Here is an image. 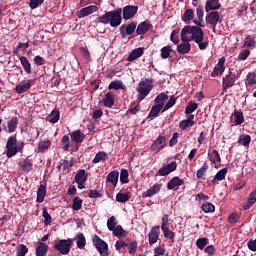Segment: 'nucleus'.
Returning a JSON list of instances; mask_svg holds the SVG:
<instances>
[{
    "instance_id": "obj_14",
    "label": "nucleus",
    "mask_w": 256,
    "mask_h": 256,
    "mask_svg": "<svg viewBox=\"0 0 256 256\" xmlns=\"http://www.w3.org/2000/svg\"><path fill=\"white\" fill-rule=\"evenodd\" d=\"M99 11V7L95 5H90L85 8H82L78 13L79 19H83V17H89V15H93V13H97Z\"/></svg>"
},
{
    "instance_id": "obj_8",
    "label": "nucleus",
    "mask_w": 256,
    "mask_h": 256,
    "mask_svg": "<svg viewBox=\"0 0 256 256\" xmlns=\"http://www.w3.org/2000/svg\"><path fill=\"white\" fill-rule=\"evenodd\" d=\"M220 19H221V16L219 15L218 11H212L206 15V23L212 26L213 33H215L216 31L217 23H219Z\"/></svg>"
},
{
    "instance_id": "obj_6",
    "label": "nucleus",
    "mask_w": 256,
    "mask_h": 256,
    "mask_svg": "<svg viewBox=\"0 0 256 256\" xmlns=\"http://www.w3.org/2000/svg\"><path fill=\"white\" fill-rule=\"evenodd\" d=\"M73 245V239L58 240L54 244V249L59 251L61 255H68Z\"/></svg>"
},
{
    "instance_id": "obj_7",
    "label": "nucleus",
    "mask_w": 256,
    "mask_h": 256,
    "mask_svg": "<svg viewBox=\"0 0 256 256\" xmlns=\"http://www.w3.org/2000/svg\"><path fill=\"white\" fill-rule=\"evenodd\" d=\"M92 243L101 256L109 255V253H108L109 245H107V242H105L103 239H101V237L94 235L92 237Z\"/></svg>"
},
{
    "instance_id": "obj_46",
    "label": "nucleus",
    "mask_w": 256,
    "mask_h": 256,
    "mask_svg": "<svg viewBox=\"0 0 256 256\" xmlns=\"http://www.w3.org/2000/svg\"><path fill=\"white\" fill-rule=\"evenodd\" d=\"M107 159V153L105 152H98L94 159L92 160V163H101V161H106Z\"/></svg>"
},
{
    "instance_id": "obj_52",
    "label": "nucleus",
    "mask_w": 256,
    "mask_h": 256,
    "mask_svg": "<svg viewBox=\"0 0 256 256\" xmlns=\"http://www.w3.org/2000/svg\"><path fill=\"white\" fill-rule=\"evenodd\" d=\"M210 161L212 163H221V156L217 150H213L210 155Z\"/></svg>"
},
{
    "instance_id": "obj_15",
    "label": "nucleus",
    "mask_w": 256,
    "mask_h": 256,
    "mask_svg": "<svg viewBox=\"0 0 256 256\" xmlns=\"http://www.w3.org/2000/svg\"><path fill=\"white\" fill-rule=\"evenodd\" d=\"M159 235H161V230L159 226H154L150 230L148 237H149V244L150 245H155L157 241H159Z\"/></svg>"
},
{
    "instance_id": "obj_60",
    "label": "nucleus",
    "mask_w": 256,
    "mask_h": 256,
    "mask_svg": "<svg viewBox=\"0 0 256 256\" xmlns=\"http://www.w3.org/2000/svg\"><path fill=\"white\" fill-rule=\"evenodd\" d=\"M207 238H199L197 241H196V246L198 247V249H205L206 245H207Z\"/></svg>"
},
{
    "instance_id": "obj_40",
    "label": "nucleus",
    "mask_w": 256,
    "mask_h": 256,
    "mask_svg": "<svg viewBox=\"0 0 256 256\" xmlns=\"http://www.w3.org/2000/svg\"><path fill=\"white\" fill-rule=\"evenodd\" d=\"M194 16L195 12L193 11V9H187L182 16V21L187 23L188 21H191V19H193Z\"/></svg>"
},
{
    "instance_id": "obj_27",
    "label": "nucleus",
    "mask_w": 256,
    "mask_h": 256,
    "mask_svg": "<svg viewBox=\"0 0 256 256\" xmlns=\"http://www.w3.org/2000/svg\"><path fill=\"white\" fill-rule=\"evenodd\" d=\"M106 181L108 183H111L113 185V187H117V183L119 181V172L117 171H111L108 176Z\"/></svg>"
},
{
    "instance_id": "obj_13",
    "label": "nucleus",
    "mask_w": 256,
    "mask_h": 256,
    "mask_svg": "<svg viewBox=\"0 0 256 256\" xmlns=\"http://www.w3.org/2000/svg\"><path fill=\"white\" fill-rule=\"evenodd\" d=\"M223 73H225V57H221L218 60V63L212 72V77H214V75H216V77H221Z\"/></svg>"
},
{
    "instance_id": "obj_1",
    "label": "nucleus",
    "mask_w": 256,
    "mask_h": 256,
    "mask_svg": "<svg viewBox=\"0 0 256 256\" xmlns=\"http://www.w3.org/2000/svg\"><path fill=\"white\" fill-rule=\"evenodd\" d=\"M181 41L177 46L180 55H187L191 51V41L198 45L200 51H205L209 47V38L205 37L203 29L197 26L186 25L180 33Z\"/></svg>"
},
{
    "instance_id": "obj_45",
    "label": "nucleus",
    "mask_w": 256,
    "mask_h": 256,
    "mask_svg": "<svg viewBox=\"0 0 256 256\" xmlns=\"http://www.w3.org/2000/svg\"><path fill=\"white\" fill-rule=\"evenodd\" d=\"M256 41L251 35H248L244 38L243 47H255Z\"/></svg>"
},
{
    "instance_id": "obj_64",
    "label": "nucleus",
    "mask_w": 256,
    "mask_h": 256,
    "mask_svg": "<svg viewBox=\"0 0 256 256\" xmlns=\"http://www.w3.org/2000/svg\"><path fill=\"white\" fill-rule=\"evenodd\" d=\"M115 247L117 251H121V249H125V247H128V244L123 240H119L116 242Z\"/></svg>"
},
{
    "instance_id": "obj_21",
    "label": "nucleus",
    "mask_w": 256,
    "mask_h": 256,
    "mask_svg": "<svg viewBox=\"0 0 256 256\" xmlns=\"http://www.w3.org/2000/svg\"><path fill=\"white\" fill-rule=\"evenodd\" d=\"M47 251H49V245L45 242H38L36 256H47Z\"/></svg>"
},
{
    "instance_id": "obj_10",
    "label": "nucleus",
    "mask_w": 256,
    "mask_h": 256,
    "mask_svg": "<svg viewBox=\"0 0 256 256\" xmlns=\"http://www.w3.org/2000/svg\"><path fill=\"white\" fill-rule=\"evenodd\" d=\"M87 177L88 175L85 169H82L77 172V174L75 175V181L78 185V189H85V183L87 182Z\"/></svg>"
},
{
    "instance_id": "obj_32",
    "label": "nucleus",
    "mask_w": 256,
    "mask_h": 256,
    "mask_svg": "<svg viewBox=\"0 0 256 256\" xmlns=\"http://www.w3.org/2000/svg\"><path fill=\"white\" fill-rule=\"evenodd\" d=\"M129 199H131V194H129V192H119L116 195V201L118 203H127Z\"/></svg>"
},
{
    "instance_id": "obj_51",
    "label": "nucleus",
    "mask_w": 256,
    "mask_h": 256,
    "mask_svg": "<svg viewBox=\"0 0 256 256\" xmlns=\"http://www.w3.org/2000/svg\"><path fill=\"white\" fill-rule=\"evenodd\" d=\"M121 183H129V171L127 169H122L120 172Z\"/></svg>"
},
{
    "instance_id": "obj_56",
    "label": "nucleus",
    "mask_w": 256,
    "mask_h": 256,
    "mask_svg": "<svg viewBox=\"0 0 256 256\" xmlns=\"http://www.w3.org/2000/svg\"><path fill=\"white\" fill-rule=\"evenodd\" d=\"M207 169H209V166H207V164H204L200 169H198L196 173L197 179H202L203 175L207 173Z\"/></svg>"
},
{
    "instance_id": "obj_41",
    "label": "nucleus",
    "mask_w": 256,
    "mask_h": 256,
    "mask_svg": "<svg viewBox=\"0 0 256 256\" xmlns=\"http://www.w3.org/2000/svg\"><path fill=\"white\" fill-rule=\"evenodd\" d=\"M226 175H227V168H223L219 170L214 177L213 183H215V181H223Z\"/></svg>"
},
{
    "instance_id": "obj_30",
    "label": "nucleus",
    "mask_w": 256,
    "mask_h": 256,
    "mask_svg": "<svg viewBox=\"0 0 256 256\" xmlns=\"http://www.w3.org/2000/svg\"><path fill=\"white\" fill-rule=\"evenodd\" d=\"M256 203V190H254L248 197L246 204L244 205V211L251 209L253 205Z\"/></svg>"
},
{
    "instance_id": "obj_11",
    "label": "nucleus",
    "mask_w": 256,
    "mask_h": 256,
    "mask_svg": "<svg viewBox=\"0 0 256 256\" xmlns=\"http://www.w3.org/2000/svg\"><path fill=\"white\" fill-rule=\"evenodd\" d=\"M139 7L137 6H125L123 8V19H125V21H129V19H132V17H135V15H137V11H138Z\"/></svg>"
},
{
    "instance_id": "obj_34",
    "label": "nucleus",
    "mask_w": 256,
    "mask_h": 256,
    "mask_svg": "<svg viewBox=\"0 0 256 256\" xmlns=\"http://www.w3.org/2000/svg\"><path fill=\"white\" fill-rule=\"evenodd\" d=\"M234 85H235V78H233L229 75H226L223 78V88L224 89H229V87H233Z\"/></svg>"
},
{
    "instance_id": "obj_23",
    "label": "nucleus",
    "mask_w": 256,
    "mask_h": 256,
    "mask_svg": "<svg viewBox=\"0 0 256 256\" xmlns=\"http://www.w3.org/2000/svg\"><path fill=\"white\" fill-rule=\"evenodd\" d=\"M70 137L74 143H83V141H85V134L81 132V130L73 131Z\"/></svg>"
},
{
    "instance_id": "obj_9",
    "label": "nucleus",
    "mask_w": 256,
    "mask_h": 256,
    "mask_svg": "<svg viewBox=\"0 0 256 256\" xmlns=\"http://www.w3.org/2000/svg\"><path fill=\"white\" fill-rule=\"evenodd\" d=\"M177 169V162L172 161L169 164L164 165L158 170V175L160 177H167V175L173 173Z\"/></svg>"
},
{
    "instance_id": "obj_4",
    "label": "nucleus",
    "mask_w": 256,
    "mask_h": 256,
    "mask_svg": "<svg viewBox=\"0 0 256 256\" xmlns=\"http://www.w3.org/2000/svg\"><path fill=\"white\" fill-rule=\"evenodd\" d=\"M167 100H168V102H167ZM155 103H156V105H158V107H162V113H165V111H169V109H171V107H173L175 105V103H177V99H175V97H173V96H171L169 98V96H167V94L160 93L158 96H156Z\"/></svg>"
},
{
    "instance_id": "obj_43",
    "label": "nucleus",
    "mask_w": 256,
    "mask_h": 256,
    "mask_svg": "<svg viewBox=\"0 0 256 256\" xmlns=\"http://www.w3.org/2000/svg\"><path fill=\"white\" fill-rule=\"evenodd\" d=\"M170 227H171V223H169V216L168 215H164L162 217V223H161V230H162V232L169 230Z\"/></svg>"
},
{
    "instance_id": "obj_5",
    "label": "nucleus",
    "mask_w": 256,
    "mask_h": 256,
    "mask_svg": "<svg viewBox=\"0 0 256 256\" xmlns=\"http://www.w3.org/2000/svg\"><path fill=\"white\" fill-rule=\"evenodd\" d=\"M153 89V80L146 78L139 82L138 87L136 88L138 93V99L140 101H143L145 97L151 93V90Z\"/></svg>"
},
{
    "instance_id": "obj_35",
    "label": "nucleus",
    "mask_w": 256,
    "mask_h": 256,
    "mask_svg": "<svg viewBox=\"0 0 256 256\" xmlns=\"http://www.w3.org/2000/svg\"><path fill=\"white\" fill-rule=\"evenodd\" d=\"M51 147V141L46 140V141H40L38 143V151L39 153H45L49 148Z\"/></svg>"
},
{
    "instance_id": "obj_38",
    "label": "nucleus",
    "mask_w": 256,
    "mask_h": 256,
    "mask_svg": "<svg viewBox=\"0 0 256 256\" xmlns=\"http://www.w3.org/2000/svg\"><path fill=\"white\" fill-rule=\"evenodd\" d=\"M202 211L204 213H215V205H213L211 202H205L202 204Z\"/></svg>"
},
{
    "instance_id": "obj_20",
    "label": "nucleus",
    "mask_w": 256,
    "mask_h": 256,
    "mask_svg": "<svg viewBox=\"0 0 256 256\" xmlns=\"http://www.w3.org/2000/svg\"><path fill=\"white\" fill-rule=\"evenodd\" d=\"M72 241H76L78 249H85V246L87 245V239L83 233H78Z\"/></svg>"
},
{
    "instance_id": "obj_42",
    "label": "nucleus",
    "mask_w": 256,
    "mask_h": 256,
    "mask_svg": "<svg viewBox=\"0 0 256 256\" xmlns=\"http://www.w3.org/2000/svg\"><path fill=\"white\" fill-rule=\"evenodd\" d=\"M197 107H199V105L196 102H189L185 109L186 115H191V113L197 111Z\"/></svg>"
},
{
    "instance_id": "obj_54",
    "label": "nucleus",
    "mask_w": 256,
    "mask_h": 256,
    "mask_svg": "<svg viewBox=\"0 0 256 256\" xmlns=\"http://www.w3.org/2000/svg\"><path fill=\"white\" fill-rule=\"evenodd\" d=\"M42 216L44 217V225H51V214L47 211V208L43 209Z\"/></svg>"
},
{
    "instance_id": "obj_37",
    "label": "nucleus",
    "mask_w": 256,
    "mask_h": 256,
    "mask_svg": "<svg viewBox=\"0 0 256 256\" xmlns=\"http://www.w3.org/2000/svg\"><path fill=\"white\" fill-rule=\"evenodd\" d=\"M171 51H173V48L171 47V45L164 46L161 49V57H162V59H169V57L171 55Z\"/></svg>"
},
{
    "instance_id": "obj_57",
    "label": "nucleus",
    "mask_w": 256,
    "mask_h": 256,
    "mask_svg": "<svg viewBox=\"0 0 256 256\" xmlns=\"http://www.w3.org/2000/svg\"><path fill=\"white\" fill-rule=\"evenodd\" d=\"M239 143H241V145H244V147H247V145H249V143H251V136H249V135L240 136Z\"/></svg>"
},
{
    "instance_id": "obj_50",
    "label": "nucleus",
    "mask_w": 256,
    "mask_h": 256,
    "mask_svg": "<svg viewBox=\"0 0 256 256\" xmlns=\"http://www.w3.org/2000/svg\"><path fill=\"white\" fill-rule=\"evenodd\" d=\"M29 249L27 248V246L21 244L16 248V254L17 256H25L27 255Z\"/></svg>"
},
{
    "instance_id": "obj_59",
    "label": "nucleus",
    "mask_w": 256,
    "mask_h": 256,
    "mask_svg": "<svg viewBox=\"0 0 256 256\" xmlns=\"http://www.w3.org/2000/svg\"><path fill=\"white\" fill-rule=\"evenodd\" d=\"M128 253L130 255H135V253H137V242L133 241L130 244H128Z\"/></svg>"
},
{
    "instance_id": "obj_48",
    "label": "nucleus",
    "mask_w": 256,
    "mask_h": 256,
    "mask_svg": "<svg viewBox=\"0 0 256 256\" xmlns=\"http://www.w3.org/2000/svg\"><path fill=\"white\" fill-rule=\"evenodd\" d=\"M255 83H256L255 73L249 72L247 74V77H246V80H245V85L246 86L255 85Z\"/></svg>"
},
{
    "instance_id": "obj_25",
    "label": "nucleus",
    "mask_w": 256,
    "mask_h": 256,
    "mask_svg": "<svg viewBox=\"0 0 256 256\" xmlns=\"http://www.w3.org/2000/svg\"><path fill=\"white\" fill-rule=\"evenodd\" d=\"M193 119H195V115L190 114L185 120L180 122V128L187 129V127H193V125H195V121H193Z\"/></svg>"
},
{
    "instance_id": "obj_24",
    "label": "nucleus",
    "mask_w": 256,
    "mask_h": 256,
    "mask_svg": "<svg viewBox=\"0 0 256 256\" xmlns=\"http://www.w3.org/2000/svg\"><path fill=\"white\" fill-rule=\"evenodd\" d=\"M196 15L198 18L194 21L195 25H197L196 27H205V25H203V23H201V21H203V15H204L203 6H201V5L197 6Z\"/></svg>"
},
{
    "instance_id": "obj_62",
    "label": "nucleus",
    "mask_w": 256,
    "mask_h": 256,
    "mask_svg": "<svg viewBox=\"0 0 256 256\" xmlns=\"http://www.w3.org/2000/svg\"><path fill=\"white\" fill-rule=\"evenodd\" d=\"M135 29H137V25L135 23H130L126 26V34L133 35L135 33Z\"/></svg>"
},
{
    "instance_id": "obj_58",
    "label": "nucleus",
    "mask_w": 256,
    "mask_h": 256,
    "mask_svg": "<svg viewBox=\"0 0 256 256\" xmlns=\"http://www.w3.org/2000/svg\"><path fill=\"white\" fill-rule=\"evenodd\" d=\"M59 118H60L59 111L54 110L50 114V120L49 121H50V123L55 124V123H57L59 121Z\"/></svg>"
},
{
    "instance_id": "obj_49",
    "label": "nucleus",
    "mask_w": 256,
    "mask_h": 256,
    "mask_svg": "<svg viewBox=\"0 0 256 256\" xmlns=\"http://www.w3.org/2000/svg\"><path fill=\"white\" fill-rule=\"evenodd\" d=\"M62 145L64 151H69V149H71V139L67 135L62 137Z\"/></svg>"
},
{
    "instance_id": "obj_29",
    "label": "nucleus",
    "mask_w": 256,
    "mask_h": 256,
    "mask_svg": "<svg viewBox=\"0 0 256 256\" xmlns=\"http://www.w3.org/2000/svg\"><path fill=\"white\" fill-rule=\"evenodd\" d=\"M47 195V188L45 185H40V187L37 190V202L43 203L45 201V196Z\"/></svg>"
},
{
    "instance_id": "obj_44",
    "label": "nucleus",
    "mask_w": 256,
    "mask_h": 256,
    "mask_svg": "<svg viewBox=\"0 0 256 256\" xmlns=\"http://www.w3.org/2000/svg\"><path fill=\"white\" fill-rule=\"evenodd\" d=\"M83 207V200L79 197L73 199L72 209L73 211H79Z\"/></svg>"
},
{
    "instance_id": "obj_31",
    "label": "nucleus",
    "mask_w": 256,
    "mask_h": 256,
    "mask_svg": "<svg viewBox=\"0 0 256 256\" xmlns=\"http://www.w3.org/2000/svg\"><path fill=\"white\" fill-rule=\"evenodd\" d=\"M143 55V48L134 49L129 56L127 57V61H135V59H139Z\"/></svg>"
},
{
    "instance_id": "obj_63",
    "label": "nucleus",
    "mask_w": 256,
    "mask_h": 256,
    "mask_svg": "<svg viewBox=\"0 0 256 256\" xmlns=\"http://www.w3.org/2000/svg\"><path fill=\"white\" fill-rule=\"evenodd\" d=\"M43 1L45 0H30L29 2L30 9H37L39 5H43Z\"/></svg>"
},
{
    "instance_id": "obj_2",
    "label": "nucleus",
    "mask_w": 256,
    "mask_h": 256,
    "mask_svg": "<svg viewBox=\"0 0 256 256\" xmlns=\"http://www.w3.org/2000/svg\"><path fill=\"white\" fill-rule=\"evenodd\" d=\"M121 9L106 12L104 15L98 17V23L109 25L111 27H119L121 25Z\"/></svg>"
},
{
    "instance_id": "obj_28",
    "label": "nucleus",
    "mask_w": 256,
    "mask_h": 256,
    "mask_svg": "<svg viewBox=\"0 0 256 256\" xmlns=\"http://www.w3.org/2000/svg\"><path fill=\"white\" fill-rule=\"evenodd\" d=\"M161 187V184H154L150 189L145 192L144 197H153V195H157V193L161 191Z\"/></svg>"
},
{
    "instance_id": "obj_22",
    "label": "nucleus",
    "mask_w": 256,
    "mask_h": 256,
    "mask_svg": "<svg viewBox=\"0 0 256 256\" xmlns=\"http://www.w3.org/2000/svg\"><path fill=\"white\" fill-rule=\"evenodd\" d=\"M185 183L183 179H180L179 177H173L167 184L168 189L173 190L181 187Z\"/></svg>"
},
{
    "instance_id": "obj_33",
    "label": "nucleus",
    "mask_w": 256,
    "mask_h": 256,
    "mask_svg": "<svg viewBox=\"0 0 256 256\" xmlns=\"http://www.w3.org/2000/svg\"><path fill=\"white\" fill-rule=\"evenodd\" d=\"M20 63L27 75L31 73V63H29V60L25 56L20 57Z\"/></svg>"
},
{
    "instance_id": "obj_16",
    "label": "nucleus",
    "mask_w": 256,
    "mask_h": 256,
    "mask_svg": "<svg viewBox=\"0 0 256 256\" xmlns=\"http://www.w3.org/2000/svg\"><path fill=\"white\" fill-rule=\"evenodd\" d=\"M17 125H19V119L17 116H13L10 120L7 121L4 129L7 131V133H15V131H17Z\"/></svg>"
},
{
    "instance_id": "obj_19",
    "label": "nucleus",
    "mask_w": 256,
    "mask_h": 256,
    "mask_svg": "<svg viewBox=\"0 0 256 256\" xmlns=\"http://www.w3.org/2000/svg\"><path fill=\"white\" fill-rule=\"evenodd\" d=\"M32 86L33 80H26L23 84L17 85L15 91L21 95L22 93H26V91Z\"/></svg>"
},
{
    "instance_id": "obj_17",
    "label": "nucleus",
    "mask_w": 256,
    "mask_h": 256,
    "mask_svg": "<svg viewBox=\"0 0 256 256\" xmlns=\"http://www.w3.org/2000/svg\"><path fill=\"white\" fill-rule=\"evenodd\" d=\"M102 103H103L104 107L111 109V107H113V105H115V94H113L111 92L106 93L102 99Z\"/></svg>"
},
{
    "instance_id": "obj_3",
    "label": "nucleus",
    "mask_w": 256,
    "mask_h": 256,
    "mask_svg": "<svg viewBox=\"0 0 256 256\" xmlns=\"http://www.w3.org/2000/svg\"><path fill=\"white\" fill-rule=\"evenodd\" d=\"M25 144L23 142H17V135H11L8 137L7 143H6V157L11 158L15 157L17 153H20V151H23V147Z\"/></svg>"
},
{
    "instance_id": "obj_53",
    "label": "nucleus",
    "mask_w": 256,
    "mask_h": 256,
    "mask_svg": "<svg viewBox=\"0 0 256 256\" xmlns=\"http://www.w3.org/2000/svg\"><path fill=\"white\" fill-rule=\"evenodd\" d=\"M107 227L109 231H112L117 227V218H115V216H112L107 220Z\"/></svg>"
},
{
    "instance_id": "obj_18",
    "label": "nucleus",
    "mask_w": 256,
    "mask_h": 256,
    "mask_svg": "<svg viewBox=\"0 0 256 256\" xmlns=\"http://www.w3.org/2000/svg\"><path fill=\"white\" fill-rule=\"evenodd\" d=\"M218 9H221V3H219V0H206V13H209V11H217Z\"/></svg>"
},
{
    "instance_id": "obj_47",
    "label": "nucleus",
    "mask_w": 256,
    "mask_h": 256,
    "mask_svg": "<svg viewBox=\"0 0 256 256\" xmlns=\"http://www.w3.org/2000/svg\"><path fill=\"white\" fill-rule=\"evenodd\" d=\"M161 111H163V108L161 106H158L157 104L154 105L152 107V109L150 110V113L148 115V117H157V115H159V113H161Z\"/></svg>"
},
{
    "instance_id": "obj_36",
    "label": "nucleus",
    "mask_w": 256,
    "mask_h": 256,
    "mask_svg": "<svg viewBox=\"0 0 256 256\" xmlns=\"http://www.w3.org/2000/svg\"><path fill=\"white\" fill-rule=\"evenodd\" d=\"M234 119L236 125H242V123H245V117L243 116V112L241 111H234Z\"/></svg>"
},
{
    "instance_id": "obj_12",
    "label": "nucleus",
    "mask_w": 256,
    "mask_h": 256,
    "mask_svg": "<svg viewBox=\"0 0 256 256\" xmlns=\"http://www.w3.org/2000/svg\"><path fill=\"white\" fill-rule=\"evenodd\" d=\"M167 143V138L165 136H159L151 145V149L154 153H159Z\"/></svg>"
},
{
    "instance_id": "obj_26",
    "label": "nucleus",
    "mask_w": 256,
    "mask_h": 256,
    "mask_svg": "<svg viewBox=\"0 0 256 256\" xmlns=\"http://www.w3.org/2000/svg\"><path fill=\"white\" fill-rule=\"evenodd\" d=\"M151 27V24H149L148 22H142L137 26L136 33L138 35H145L147 31L151 30Z\"/></svg>"
},
{
    "instance_id": "obj_39",
    "label": "nucleus",
    "mask_w": 256,
    "mask_h": 256,
    "mask_svg": "<svg viewBox=\"0 0 256 256\" xmlns=\"http://www.w3.org/2000/svg\"><path fill=\"white\" fill-rule=\"evenodd\" d=\"M108 89H115V91H117L119 89H125V85H123V82L115 80L110 82Z\"/></svg>"
},
{
    "instance_id": "obj_61",
    "label": "nucleus",
    "mask_w": 256,
    "mask_h": 256,
    "mask_svg": "<svg viewBox=\"0 0 256 256\" xmlns=\"http://www.w3.org/2000/svg\"><path fill=\"white\" fill-rule=\"evenodd\" d=\"M170 39L174 45H178L179 43V32L178 30H174L171 33Z\"/></svg>"
},
{
    "instance_id": "obj_55",
    "label": "nucleus",
    "mask_w": 256,
    "mask_h": 256,
    "mask_svg": "<svg viewBox=\"0 0 256 256\" xmlns=\"http://www.w3.org/2000/svg\"><path fill=\"white\" fill-rule=\"evenodd\" d=\"M113 235H115V237H125V235L123 233H125V231H123V227H121L120 225H117L113 230H112Z\"/></svg>"
}]
</instances>
